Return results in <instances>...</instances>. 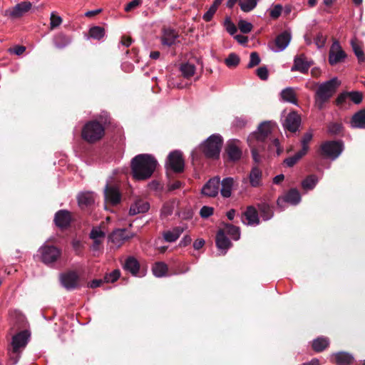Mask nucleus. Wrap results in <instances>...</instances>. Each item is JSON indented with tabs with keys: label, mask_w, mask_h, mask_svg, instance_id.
Instances as JSON below:
<instances>
[{
	"label": "nucleus",
	"mask_w": 365,
	"mask_h": 365,
	"mask_svg": "<svg viewBox=\"0 0 365 365\" xmlns=\"http://www.w3.org/2000/svg\"><path fill=\"white\" fill-rule=\"evenodd\" d=\"M72 38L70 36L62 32L56 34L53 38L54 46L58 49H63L71 43Z\"/></svg>",
	"instance_id": "obj_23"
},
{
	"label": "nucleus",
	"mask_w": 365,
	"mask_h": 365,
	"mask_svg": "<svg viewBox=\"0 0 365 365\" xmlns=\"http://www.w3.org/2000/svg\"><path fill=\"white\" fill-rule=\"evenodd\" d=\"M195 66L190 63H182L180 67L182 76L185 78H190L193 76L195 73Z\"/></svg>",
	"instance_id": "obj_38"
},
{
	"label": "nucleus",
	"mask_w": 365,
	"mask_h": 365,
	"mask_svg": "<svg viewBox=\"0 0 365 365\" xmlns=\"http://www.w3.org/2000/svg\"><path fill=\"white\" fill-rule=\"evenodd\" d=\"M313 138V133L309 130L304 134L301 139L302 149L300 150L305 154H307L309 150V143L311 142Z\"/></svg>",
	"instance_id": "obj_44"
},
{
	"label": "nucleus",
	"mask_w": 365,
	"mask_h": 365,
	"mask_svg": "<svg viewBox=\"0 0 365 365\" xmlns=\"http://www.w3.org/2000/svg\"><path fill=\"white\" fill-rule=\"evenodd\" d=\"M301 201V195L296 188H291L284 195L280 196L277 200V205L283 210L285 208V203L293 205H297Z\"/></svg>",
	"instance_id": "obj_12"
},
{
	"label": "nucleus",
	"mask_w": 365,
	"mask_h": 365,
	"mask_svg": "<svg viewBox=\"0 0 365 365\" xmlns=\"http://www.w3.org/2000/svg\"><path fill=\"white\" fill-rule=\"evenodd\" d=\"M348 95L347 91L340 93L335 101L336 105L340 108L345 107L349 100Z\"/></svg>",
	"instance_id": "obj_50"
},
{
	"label": "nucleus",
	"mask_w": 365,
	"mask_h": 365,
	"mask_svg": "<svg viewBox=\"0 0 365 365\" xmlns=\"http://www.w3.org/2000/svg\"><path fill=\"white\" fill-rule=\"evenodd\" d=\"M178 37V34L175 30L172 29H164L162 36V43L168 46H171L175 43V41Z\"/></svg>",
	"instance_id": "obj_24"
},
{
	"label": "nucleus",
	"mask_w": 365,
	"mask_h": 365,
	"mask_svg": "<svg viewBox=\"0 0 365 365\" xmlns=\"http://www.w3.org/2000/svg\"><path fill=\"white\" fill-rule=\"evenodd\" d=\"M105 135V128L98 120H90L86 123L81 131L82 138L88 143H94L100 140Z\"/></svg>",
	"instance_id": "obj_6"
},
{
	"label": "nucleus",
	"mask_w": 365,
	"mask_h": 365,
	"mask_svg": "<svg viewBox=\"0 0 365 365\" xmlns=\"http://www.w3.org/2000/svg\"><path fill=\"white\" fill-rule=\"evenodd\" d=\"M276 126L274 122L264 121L259 124L257 131L248 136L247 142L251 149L252 159L255 163H260L266 157L267 152L275 151L277 156L282 153L283 148L280 145L277 138H274L269 143L267 150L266 149L267 140Z\"/></svg>",
	"instance_id": "obj_1"
},
{
	"label": "nucleus",
	"mask_w": 365,
	"mask_h": 365,
	"mask_svg": "<svg viewBox=\"0 0 365 365\" xmlns=\"http://www.w3.org/2000/svg\"><path fill=\"white\" fill-rule=\"evenodd\" d=\"M72 220L71 213L66 210H60L55 214V225L61 230L70 227Z\"/></svg>",
	"instance_id": "obj_18"
},
{
	"label": "nucleus",
	"mask_w": 365,
	"mask_h": 365,
	"mask_svg": "<svg viewBox=\"0 0 365 365\" xmlns=\"http://www.w3.org/2000/svg\"><path fill=\"white\" fill-rule=\"evenodd\" d=\"M281 97L283 101L293 104H297V98L294 88H287L282 91Z\"/></svg>",
	"instance_id": "obj_37"
},
{
	"label": "nucleus",
	"mask_w": 365,
	"mask_h": 365,
	"mask_svg": "<svg viewBox=\"0 0 365 365\" xmlns=\"http://www.w3.org/2000/svg\"><path fill=\"white\" fill-rule=\"evenodd\" d=\"M224 26L226 29V31L230 34L234 35L237 31V29L235 24L231 21L230 17H226L224 23Z\"/></svg>",
	"instance_id": "obj_52"
},
{
	"label": "nucleus",
	"mask_w": 365,
	"mask_h": 365,
	"mask_svg": "<svg viewBox=\"0 0 365 365\" xmlns=\"http://www.w3.org/2000/svg\"><path fill=\"white\" fill-rule=\"evenodd\" d=\"M313 63V61H309L304 53H301L294 57V64L291 71L307 73Z\"/></svg>",
	"instance_id": "obj_16"
},
{
	"label": "nucleus",
	"mask_w": 365,
	"mask_h": 365,
	"mask_svg": "<svg viewBox=\"0 0 365 365\" xmlns=\"http://www.w3.org/2000/svg\"><path fill=\"white\" fill-rule=\"evenodd\" d=\"M220 178L215 177L208 180L203 186L202 193L208 197H215L218 194Z\"/></svg>",
	"instance_id": "obj_19"
},
{
	"label": "nucleus",
	"mask_w": 365,
	"mask_h": 365,
	"mask_svg": "<svg viewBox=\"0 0 365 365\" xmlns=\"http://www.w3.org/2000/svg\"><path fill=\"white\" fill-rule=\"evenodd\" d=\"M214 208L208 206H203L200 211V215L202 218H207L213 215Z\"/></svg>",
	"instance_id": "obj_56"
},
{
	"label": "nucleus",
	"mask_w": 365,
	"mask_h": 365,
	"mask_svg": "<svg viewBox=\"0 0 365 365\" xmlns=\"http://www.w3.org/2000/svg\"><path fill=\"white\" fill-rule=\"evenodd\" d=\"M105 35V29L101 26H93L89 29V36L95 39L100 40Z\"/></svg>",
	"instance_id": "obj_45"
},
{
	"label": "nucleus",
	"mask_w": 365,
	"mask_h": 365,
	"mask_svg": "<svg viewBox=\"0 0 365 365\" xmlns=\"http://www.w3.org/2000/svg\"><path fill=\"white\" fill-rule=\"evenodd\" d=\"M30 333L27 330L21 331L12 337L10 346L8 348L9 361L12 365L17 364L23 349L26 346Z\"/></svg>",
	"instance_id": "obj_4"
},
{
	"label": "nucleus",
	"mask_w": 365,
	"mask_h": 365,
	"mask_svg": "<svg viewBox=\"0 0 365 365\" xmlns=\"http://www.w3.org/2000/svg\"><path fill=\"white\" fill-rule=\"evenodd\" d=\"M262 173L258 166L252 167L250 175L249 180L250 185L252 187H258L261 185Z\"/></svg>",
	"instance_id": "obj_29"
},
{
	"label": "nucleus",
	"mask_w": 365,
	"mask_h": 365,
	"mask_svg": "<svg viewBox=\"0 0 365 365\" xmlns=\"http://www.w3.org/2000/svg\"><path fill=\"white\" fill-rule=\"evenodd\" d=\"M120 276V271L119 269H115L110 274H106L104 277V281L106 282H115Z\"/></svg>",
	"instance_id": "obj_54"
},
{
	"label": "nucleus",
	"mask_w": 365,
	"mask_h": 365,
	"mask_svg": "<svg viewBox=\"0 0 365 365\" xmlns=\"http://www.w3.org/2000/svg\"><path fill=\"white\" fill-rule=\"evenodd\" d=\"M157 165L158 161L151 155L139 154L135 155L130 162L133 178L138 180H145L150 178Z\"/></svg>",
	"instance_id": "obj_2"
},
{
	"label": "nucleus",
	"mask_w": 365,
	"mask_h": 365,
	"mask_svg": "<svg viewBox=\"0 0 365 365\" xmlns=\"http://www.w3.org/2000/svg\"><path fill=\"white\" fill-rule=\"evenodd\" d=\"M261 61L260 57L257 52L254 51L250 53V62L247 66V68H252L259 64Z\"/></svg>",
	"instance_id": "obj_51"
},
{
	"label": "nucleus",
	"mask_w": 365,
	"mask_h": 365,
	"mask_svg": "<svg viewBox=\"0 0 365 365\" xmlns=\"http://www.w3.org/2000/svg\"><path fill=\"white\" fill-rule=\"evenodd\" d=\"M110 240L116 245H121L130 238L126 229H118L114 230L109 236Z\"/></svg>",
	"instance_id": "obj_25"
},
{
	"label": "nucleus",
	"mask_w": 365,
	"mask_h": 365,
	"mask_svg": "<svg viewBox=\"0 0 365 365\" xmlns=\"http://www.w3.org/2000/svg\"><path fill=\"white\" fill-rule=\"evenodd\" d=\"M257 207L264 220H268L272 217L273 211L268 204L265 202L259 203Z\"/></svg>",
	"instance_id": "obj_39"
},
{
	"label": "nucleus",
	"mask_w": 365,
	"mask_h": 365,
	"mask_svg": "<svg viewBox=\"0 0 365 365\" xmlns=\"http://www.w3.org/2000/svg\"><path fill=\"white\" fill-rule=\"evenodd\" d=\"M256 72H257V75L261 80H263V81L267 80V78L269 77V72H268V69L266 66H264L259 67V68L257 69Z\"/></svg>",
	"instance_id": "obj_57"
},
{
	"label": "nucleus",
	"mask_w": 365,
	"mask_h": 365,
	"mask_svg": "<svg viewBox=\"0 0 365 365\" xmlns=\"http://www.w3.org/2000/svg\"><path fill=\"white\" fill-rule=\"evenodd\" d=\"M31 8V4L29 1H22L17 4L15 6L6 10L5 15L12 19H18L24 15Z\"/></svg>",
	"instance_id": "obj_17"
},
{
	"label": "nucleus",
	"mask_w": 365,
	"mask_h": 365,
	"mask_svg": "<svg viewBox=\"0 0 365 365\" xmlns=\"http://www.w3.org/2000/svg\"><path fill=\"white\" fill-rule=\"evenodd\" d=\"M61 285L68 291L74 290L79 287L80 277L74 270L63 272L59 276Z\"/></svg>",
	"instance_id": "obj_10"
},
{
	"label": "nucleus",
	"mask_w": 365,
	"mask_h": 365,
	"mask_svg": "<svg viewBox=\"0 0 365 365\" xmlns=\"http://www.w3.org/2000/svg\"><path fill=\"white\" fill-rule=\"evenodd\" d=\"M333 361L337 365H350L354 362L351 354L345 351H339L332 354Z\"/></svg>",
	"instance_id": "obj_21"
},
{
	"label": "nucleus",
	"mask_w": 365,
	"mask_h": 365,
	"mask_svg": "<svg viewBox=\"0 0 365 365\" xmlns=\"http://www.w3.org/2000/svg\"><path fill=\"white\" fill-rule=\"evenodd\" d=\"M282 12V6L280 4H276L272 9L269 11V16L274 19H278Z\"/></svg>",
	"instance_id": "obj_55"
},
{
	"label": "nucleus",
	"mask_w": 365,
	"mask_h": 365,
	"mask_svg": "<svg viewBox=\"0 0 365 365\" xmlns=\"http://www.w3.org/2000/svg\"><path fill=\"white\" fill-rule=\"evenodd\" d=\"M346 57V53L342 50L338 41H334L329 52V63L334 66L342 62Z\"/></svg>",
	"instance_id": "obj_15"
},
{
	"label": "nucleus",
	"mask_w": 365,
	"mask_h": 365,
	"mask_svg": "<svg viewBox=\"0 0 365 365\" xmlns=\"http://www.w3.org/2000/svg\"><path fill=\"white\" fill-rule=\"evenodd\" d=\"M240 63V56L235 53H230L228 56L225 59V65L230 68H236Z\"/></svg>",
	"instance_id": "obj_41"
},
{
	"label": "nucleus",
	"mask_w": 365,
	"mask_h": 365,
	"mask_svg": "<svg viewBox=\"0 0 365 365\" xmlns=\"http://www.w3.org/2000/svg\"><path fill=\"white\" fill-rule=\"evenodd\" d=\"M168 270V265L163 262H156L153 267V272L154 275L158 277H162L165 276Z\"/></svg>",
	"instance_id": "obj_40"
},
{
	"label": "nucleus",
	"mask_w": 365,
	"mask_h": 365,
	"mask_svg": "<svg viewBox=\"0 0 365 365\" xmlns=\"http://www.w3.org/2000/svg\"><path fill=\"white\" fill-rule=\"evenodd\" d=\"M233 183L234 180L232 178H226L222 180L220 193L222 197H229L231 196Z\"/></svg>",
	"instance_id": "obj_35"
},
{
	"label": "nucleus",
	"mask_w": 365,
	"mask_h": 365,
	"mask_svg": "<svg viewBox=\"0 0 365 365\" xmlns=\"http://www.w3.org/2000/svg\"><path fill=\"white\" fill-rule=\"evenodd\" d=\"M167 165L175 173L183 172L185 162L182 153L178 150L171 152L168 157Z\"/></svg>",
	"instance_id": "obj_14"
},
{
	"label": "nucleus",
	"mask_w": 365,
	"mask_h": 365,
	"mask_svg": "<svg viewBox=\"0 0 365 365\" xmlns=\"http://www.w3.org/2000/svg\"><path fill=\"white\" fill-rule=\"evenodd\" d=\"M341 82L337 78H333L319 86L314 95V99L315 105L319 110L324 108V103L334 96Z\"/></svg>",
	"instance_id": "obj_3"
},
{
	"label": "nucleus",
	"mask_w": 365,
	"mask_h": 365,
	"mask_svg": "<svg viewBox=\"0 0 365 365\" xmlns=\"http://www.w3.org/2000/svg\"><path fill=\"white\" fill-rule=\"evenodd\" d=\"M317 182V176L310 175L302 182V187L304 190H312L316 186Z\"/></svg>",
	"instance_id": "obj_42"
},
{
	"label": "nucleus",
	"mask_w": 365,
	"mask_h": 365,
	"mask_svg": "<svg viewBox=\"0 0 365 365\" xmlns=\"http://www.w3.org/2000/svg\"><path fill=\"white\" fill-rule=\"evenodd\" d=\"M217 9L214 7L210 6L209 9L204 14L202 19L206 22L210 21L213 18L214 14H215Z\"/></svg>",
	"instance_id": "obj_59"
},
{
	"label": "nucleus",
	"mask_w": 365,
	"mask_h": 365,
	"mask_svg": "<svg viewBox=\"0 0 365 365\" xmlns=\"http://www.w3.org/2000/svg\"><path fill=\"white\" fill-rule=\"evenodd\" d=\"M215 243L216 246L219 250H224L223 255H225L227 250L232 247V243L229 240V238L225 235V230L223 229H220L215 237Z\"/></svg>",
	"instance_id": "obj_20"
},
{
	"label": "nucleus",
	"mask_w": 365,
	"mask_h": 365,
	"mask_svg": "<svg viewBox=\"0 0 365 365\" xmlns=\"http://www.w3.org/2000/svg\"><path fill=\"white\" fill-rule=\"evenodd\" d=\"M123 269L130 272L133 275H137L140 269V263L134 257H128L124 264Z\"/></svg>",
	"instance_id": "obj_27"
},
{
	"label": "nucleus",
	"mask_w": 365,
	"mask_h": 365,
	"mask_svg": "<svg viewBox=\"0 0 365 365\" xmlns=\"http://www.w3.org/2000/svg\"><path fill=\"white\" fill-rule=\"evenodd\" d=\"M78 205L81 209L91 206L94 203V198L92 192H83L78 196Z\"/></svg>",
	"instance_id": "obj_33"
},
{
	"label": "nucleus",
	"mask_w": 365,
	"mask_h": 365,
	"mask_svg": "<svg viewBox=\"0 0 365 365\" xmlns=\"http://www.w3.org/2000/svg\"><path fill=\"white\" fill-rule=\"evenodd\" d=\"M291 38V33L289 31H283L275 38L276 46L280 50H284L289 45Z\"/></svg>",
	"instance_id": "obj_28"
},
{
	"label": "nucleus",
	"mask_w": 365,
	"mask_h": 365,
	"mask_svg": "<svg viewBox=\"0 0 365 365\" xmlns=\"http://www.w3.org/2000/svg\"><path fill=\"white\" fill-rule=\"evenodd\" d=\"M40 260L47 266L51 267L61 257V251L57 247L45 244L38 250Z\"/></svg>",
	"instance_id": "obj_7"
},
{
	"label": "nucleus",
	"mask_w": 365,
	"mask_h": 365,
	"mask_svg": "<svg viewBox=\"0 0 365 365\" xmlns=\"http://www.w3.org/2000/svg\"><path fill=\"white\" fill-rule=\"evenodd\" d=\"M306 154L302 151H298L294 155L289 157L284 160V163L289 168L293 167Z\"/></svg>",
	"instance_id": "obj_46"
},
{
	"label": "nucleus",
	"mask_w": 365,
	"mask_h": 365,
	"mask_svg": "<svg viewBox=\"0 0 365 365\" xmlns=\"http://www.w3.org/2000/svg\"><path fill=\"white\" fill-rule=\"evenodd\" d=\"M329 346V340L324 336L317 337L312 341V347L316 352H322Z\"/></svg>",
	"instance_id": "obj_30"
},
{
	"label": "nucleus",
	"mask_w": 365,
	"mask_h": 365,
	"mask_svg": "<svg viewBox=\"0 0 365 365\" xmlns=\"http://www.w3.org/2000/svg\"><path fill=\"white\" fill-rule=\"evenodd\" d=\"M321 155L327 158H337L343 150L341 141H326L320 146Z\"/></svg>",
	"instance_id": "obj_9"
},
{
	"label": "nucleus",
	"mask_w": 365,
	"mask_h": 365,
	"mask_svg": "<svg viewBox=\"0 0 365 365\" xmlns=\"http://www.w3.org/2000/svg\"><path fill=\"white\" fill-rule=\"evenodd\" d=\"M50 21V29L53 30L61 25L62 18L55 13H51Z\"/></svg>",
	"instance_id": "obj_53"
},
{
	"label": "nucleus",
	"mask_w": 365,
	"mask_h": 365,
	"mask_svg": "<svg viewBox=\"0 0 365 365\" xmlns=\"http://www.w3.org/2000/svg\"><path fill=\"white\" fill-rule=\"evenodd\" d=\"M348 98L351 101L354 103L358 105L360 104L363 100V93L359 91H351L348 92Z\"/></svg>",
	"instance_id": "obj_47"
},
{
	"label": "nucleus",
	"mask_w": 365,
	"mask_h": 365,
	"mask_svg": "<svg viewBox=\"0 0 365 365\" xmlns=\"http://www.w3.org/2000/svg\"><path fill=\"white\" fill-rule=\"evenodd\" d=\"M104 237H105L104 232H103L100 230L96 229V228H93L90 233V237L93 240H99L98 238Z\"/></svg>",
	"instance_id": "obj_61"
},
{
	"label": "nucleus",
	"mask_w": 365,
	"mask_h": 365,
	"mask_svg": "<svg viewBox=\"0 0 365 365\" xmlns=\"http://www.w3.org/2000/svg\"><path fill=\"white\" fill-rule=\"evenodd\" d=\"M184 232L182 227H175L172 230L166 231L163 233V237L168 242H175L180 235Z\"/></svg>",
	"instance_id": "obj_31"
},
{
	"label": "nucleus",
	"mask_w": 365,
	"mask_h": 365,
	"mask_svg": "<svg viewBox=\"0 0 365 365\" xmlns=\"http://www.w3.org/2000/svg\"><path fill=\"white\" fill-rule=\"evenodd\" d=\"M351 45L354 54L358 58L359 62H364L365 55L362 50L361 42L356 38H354L351 40Z\"/></svg>",
	"instance_id": "obj_34"
},
{
	"label": "nucleus",
	"mask_w": 365,
	"mask_h": 365,
	"mask_svg": "<svg viewBox=\"0 0 365 365\" xmlns=\"http://www.w3.org/2000/svg\"><path fill=\"white\" fill-rule=\"evenodd\" d=\"M350 124L353 128H365V109L356 112L352 116Z\"/></svg>",
	"instance_id": "obj_26"
},
{
	"label": "nucleus",
	"mask_w": 365,
	"mask_h": 365,
	"mask_svg": "<svg viewBox=\"0 0 365 365\" xmlns=\"http://www.w3.org/2000/svg\"><path fill=\"white\" fill-rule=\"evenodd\" d=\"M244 215L248 220V225H259V219L256 208L253 206H248Z\"/></svg>",
	"instance_id": "obj_32"
},
{
	"label": "nucleus",
	"mask_w": 365,
	"mask_h": 365,
	"mask_svg": "<svg viewBox=\"0 0 365 365\" xmlns=\"http://www.w3.org/2000/svg\"><path fill=\"white\" fill-rule=\"evenodd\" d=\"M121 192L117 185L106 184L104 189L105 202L112 205H117L121 201Z\"/></svg>",
	"instance_id": "obj_13"
},
{
	"label": "nucleus",
	"mask_w": 365,
	"mask_h": 365,
	"mask_svg": "<svg viewBox=\"0 0 365 365\" xmlns=\"http://www.w3.org/2000/svg\"><path fill=\"white\" fill-rule=\"evenodd\" d=\"M223 144L220 134H212L200 145V150L207 158L218 159Z\"/></svg>",
	"instance_id": "obj_5"
},
{
	"label": "nucleus",
	"mask_w": 365,
	"mask_h": 365,
	"mask_svg": "<svg viewBox=\"0 0 365 365\" xmlns=\"http://www.w3.org/2000/svg\"><path fill=\"white\" fill-rule=\"evenodd\" d=\"M173 213V207L169 204H165L161 210V215L168 217Z\"/></svg>",
	"instance_id": "obj_64"
},
{
	"label": "nucleus",
	"mask_w": 365,
	"mask_h": 365,
	"mask_svg": "<svg viewBox=\"0 0 365 365\" xmlns=\"http://www.w3.org/2000/svg\"><path fill=\"white\" fill-rule=\"evenodd\" d=\"M225 234L229 235L234 240H238L240 238V229L239 227L230 223H223Z\"/></svg>",
	"instance_id": "obj_36"
},
{
	"label": "nucleus",
	"mask_w": 365,
	"mask_h": 365,
	"mask_svg": "<svg viewBox=\"0 0 365 365\" xmlns=\"http://www.w3.org/2000/svg\"><path fill=\"white\" fill-rule=\"evenodd\" d=\"M241 142L239 140L232 139L227 142L223 158L226 162L235 163L239 161L242 155L240 148Z\"/></svg>",
	"instance_id": "obj_8"
},
{
	"label": "nucleus",
	"mask_w": 365,
	"mask_h": 365,
	"mask_svg": "<svg viewBox=\"0 0 365 365\" xmlns=\"http://www.w3.org/2000/svg\"><path fill=\"white\" fill-rule=\"evenodd\" d=\"M247 123V120L244 117H236L234 120V125L239 128H244Z\"/></svg>",
	"instance_id": "obj_62"
},
{
	"label": "nucleus",
	"mask_w": 365,
	"mask_h": 365,
	"mask_svg": "<svg viewBox=\"0 0 365 365\" xmlns=\"http://www.w3.org/2000/svg\"><path fill=\"white\" fill-rule=\"evenodd\" d=\"M238 27L242 33L248 34L252 31L253 26L251 23L241 19L238 22Z\"/></svg>",
	"instance_id": "obj_49"
},
{
	"label": "nucleus",
	"mask_w": 365,
	"mask_h": 365,
	"mask_svg": "<svg viewBox=\"0 0 365 365\" xmlns=\"http://www.w3.org/2000/svg\"><path fill=\"white\" fill-rule=\"evenodd\" d=\"M301 115L297 111L289 112L282 122V126L286 132L295 133L301 125Z\"/></svg>",
	"instance_id": "obj_11"
},
{
	"label": "nucleus",
	"mask_w": 365,
	"mask_h": 365,
	"mask_svg": "<svg viewBox=\"0 0 365 365\" xmlns=\"http://www.w3.org/2000/svg\"><path fill=\"white\" fill-rule=\"evenodd\" d=\"M9 51L11 53H14L16 55L19 56L21 55L26 51V47L24 46L17 45L15 46L14 48H10Z\"/></svg>",
	"instance_id": "obj_63"
},
{
	"label": "nucleus",
	"mask_w": 365,
	"mask_h": 365,
	"mask_svg": "<svg viewBox=\"0 0 365 365\" xmlns=\"http://www.w3.org/2000/svg\"><path fill=\"white\" fill-rule=\"evenodd\" d=\"M141 2H142L141 0L131 1L130 2H129L128 4H126V6L125 7V11L126 12L131 11L132 10H133L134 9L138 7L139 5H140Z\"/></svg>",
	"instance_id": "obj_60"
},
{
	"label": "nucleus",
	"mask_w": 365,
	"mask_h": 365,
	"mask_svg": "<svg viewBox=\"0 0 365 365\" xmlns=\"http://www.w3.org/2000/svg\"><path fill=\"white\" fill-rule=\"evenodd\" d=\"M326 40V37L322 33H319L314 38V42L318 48H322L325 45Z\"/></svg>",
	"instance_id": "obj_58"
},
{
	"label": "nucleus",
	"mask_w": 365,
	"mask_h": 365,
	"mask_svg": "<svg viewBox=\"0 0 365 365\" xmlns=\"http://www.w3.org/2000/svg\"><path fill=\"white\" fill-rule=\"evenodd\" d=\"M150 205L147 201L141 199L136 200L133 204L131 205L129 210L130 215H135L138 213H145L148 211Z\"/></svg>",
	"instance_id": "obj_22"
},
{
	"label": "nucleus",
	"mask_w": 365,
	"mask_h": 365,
	"mask_svg": "<svg viewBox=\"0 0 365 365\" xmlns=\"http://www.w3.org/2000/svg\"><path fill=\"white\" fill-rule=\"evenodd\" d=\"M259 1V0H240V9L244 12H250L257 6Z\"/></svg>",
	"instance_id": "obj_43"
},
{
	"label": "nucleus",
	"mask_w": 365,
	"mask_h": 365,
	"mask_svg": "<svg viewBox=\"0 0 365 365\" xmlns=\"http://www.w3.org/2000/svg\"><path fill=\"white\" fill-rule=\"evenodd\" d=\"M343 130L342 124L340 123H331L328 125V132L331 135H338Z\"/></svg>",
	"instance_id": "obj_48"
}]
</instances>
